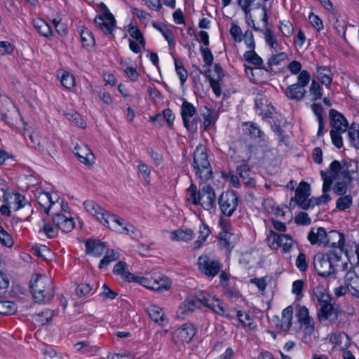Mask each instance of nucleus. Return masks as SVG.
Here are the masks:
<instances>
[{"mask_svg":"<svg viewBox=\"0 0 359 359\" xmlns=\"http://www.w3.org/2000/svg\"><path fill=\"white\" fill-rule=\"evenodd\" d=\"M181 116L186 129L191 133H196V123H190L189 121V118L197 117L196 109L194 106L184 100L181 107Z\"/></svg>","mask_w":359,"mask_h":359,"instance_id":"nucleus-14","label":"nucleus"},{"mask_svg":"<svg viewBox=\"0 0 359 359\" xmlns=\"http://www.w3.org/2000/svg\"><path fill=\"white\" fill-rule=\"evenodd\" d=\"M219 205L222 212L231 216L238 206V197L234 191L223 193L219 198Z\"/></svg>","mask_w":359,"mask_h":359,"instance_id":"nucleus-11","label":"nucleus"},{"mask_svg":"<svg viewBox=\"0 0 359 359\" xmlns=\"http://www.w3.org/2000/svg\"><path fill=\"white\" fill-rule=\"evenodd\" d=\"M327 232L323 227H313L308 233L307 238L311 245L324 246Z\"/></svg>","mask_w":359,"mask_h":359,"instance_id":"nucleus-26","label":"nucleus"},{"mask_svg":"<svg viewBox=\"0 0 359 359\" xmlns=\"http://www.w3.org/2000/svg\"><path fill=\"white\" fill-rule=\"evenodd\" d=\"M311 79V74L307 70H302L297 76V82L304 88L308 85Z\"/></svg>","mask_w":359,"mask_h":359,"instance_id":"nucleus-62","label":"nucleus"},{"mask_svg":"<svg viewBox=\"0 0 359 359\" xmlns=\"http://www.w3.org/2000/svg\"><path fill=\"white\" fill-rule=\"evenodd\" d=\"M36 198L47 214H50V212L55 209V205H59V197L56 194L53 196L48 192L39 191L36 195Z\"/></svg>","mask_w":359,"mask_h":359,"instance_id":"nucleus-18","label":"nucleus"},{"mask_svg":"<svg viewBox=\"0 0 359 359\" xmlns=\"http://www.w3.org/2000/svg\"><path fill=\"white\" fill-rule=\"evenodd\" d=\"M340 261V256L334 252L326 255H316L313 259V266L318 274L323 277H327L335 271L337 262Z\"/></svg>","mask_w":359,"mask_h":359,"instance_id":"nucleus-6","label":"nucleus"},{"mask_svg":"<svg viewBox=\"0 0 359 359\" xmlns=\"http://www.w3.org/2000/svg\"><path fill=\"white\" fill-rule=\"evenodd\" d=\"M194 236V232L191 229H178L170 232V239L173 241L189 242Z\"/></svg>","mask_w":359,"mask_h":359,"instance_id":"nucleus-29","label":"nucleus"},{"mask_svg":"<svg viewBox=\"0 0 359 359\" xmlns=\"http://www.w3.org/2000/svg\"><path fill=\"white\" fill-rule=\"evenodd\" d=\"M279 29L282 34L286 37H290L294 32V27L290 20H284L280 21Z\"/></svg>","mask_w":359,"mask_h":359,"instance_id":"nucleus-49","label":"nucleus"},{"mask_svg":"<svg viewBox=\"0 0 359 359\" xmlns=\"http://www.w3.org/2000/svg\"><path fill=\"white\" fill-rule=\"evenodd\" d=\"M0 243L8 248L13 245L14 241L11 236L0 226Z\"/></svg>","mask_w":359,"mask_h":359,"instance_id":"nucleus-54","label":"nucleus"},{"mask_svg":"<svg viewBox=\"0 0 359 359\" xmlns=\"http://www.w3.org/2000/svg\"><path fill=\"white\" fill-rule=\"evenodd\" d=\"M106 249L104 243L95 240H88L86 242V250L88 255L100 257L101 256Z\"/></svg>","mask_w":359,"mask_h":359,"instance_id":"nucleus-30","label":"nucleus"},{"mask_svg":"<svg viewBox=\"0 0 359 359\" xmlns=\"http://www.w3.org/2000/svg\"><path fill=\"white\" fill-rule=\"evenodd\" d=\"M243 56L245 60L256 66H259L263 62L262 59L254 51V50H250L249 51L245 52Z\"/></svg>","mask_w":359,"mask_h":359,"instance_id":"nucleus-52","label":"nucleus"},{"mask_svg":"<svg viewBox=\"0 0 359 359\" xmlns=\"http://www.w3.org/2000/svg\"><path fill=\"white\" fill-rule=\"evenodd\" d=\"M60 82L62 86L67 89H72L75 86L74 76L67 72H64L60 77Z\"/></svg>","mask_w":359,"mask_h":359,"instance_id":"nucleus-51","label":"nucleus"},{"mask_svg":"<svg viewBox=\"0 0 359 359\" xmlns=\"http://www.w3.org/2000/svg\"><path fill=\"white\" fill-rule=\"evenodd\" d=\"M330 341L341 350L347 349L351 344L349 337L343 332L332 334L330 337Z\"/></svg>","mask_w":359,"mask_h":359,"instance_id":"nucleus-32","label":"nucleus"},{"mask_svg":"<svg viewBox=\"0 0 359 359\" xmlns=\"http://www.w3.org/2000/svg\"><path fill=\"white\" fill-rule=\"evenodd\" d=\"M332 71L327 67H317V77L320 81L321 83L325 85L327 88H330V84L332 81Z\"/></svg>","mask_w":359,"mask_h":359,"instance_id":"nucleus-36","label":"nucleus"},{"mask_svg":"<svg viewBox=\"0 0 359 359\" xmlns=\"http://www.w3.org/2000/svg\"><path fill=\"white\" fill-rule=\"evenodd\" d=\"M95 23L103 33L111 34L116 25V20L108 11L95 17Z\"/></svg>","mask_w":359,"mask_h":359,"instance_id":"nucleus-13","label":"nucleus"},{"mask_svg":"<svg viewBox=\"0 0 359 359\" xmlns=\"http://www.w3.org/2000/svg\"><path fill=\"white\" fill-rule=\"evenodd\" d=\"M243 130L245 134L250 135L253 139H257L261 141L264 138V133L255 123H244L243 124Z\"/></svg>","mask_w":359,"mask_h":359,"instance_id":"nucleus-35","label":"nucleus"},{"mask_svg":"<svg viewBox=\"0 0 359 359\" xmlns=\"http://www.w3.org/2000/svg\"><path fill=\"white\" fill-rule=\"evenodd\" d=\"M268 245L273 250L282 248L283 252H289L293 245L294 240L288 234H280L271 231L267 237Z\"/></svg>","mask_w":359,"mask_h":359,"instance_id":"nucleus-9","label":"nucleus"},{"mask_svg":"<svg viewBox=\"0 0 359 359\" xmlns=\"http://www.w3.org/2000/svg\"><path fill=\"white\" fill-rule=\"evenodd\" d=\"M210 234V230L206 225L202 224L199 228V236L198 240H196L194 244V248H198L201 246V245L205 241L206 238Z\"/></svg>","mask_w":359,"mask_h":359,"instance_id":"nucleus-46","label":"nucleus"},{"mask_svg":"<svg viewBox=\"0 0 359 359\" xmlns=\"http://www.w3.org/2000/svg\"><path fill=\"white\" fill-rule=\"evenodd\" d=\"M329 115L331 118V130L338 132H346L349 127L348 122L344 116L335 109H330Z\"/></svg>","mask_w":359,"mask_h":359,"instance_id":"nucleus-17","label":"nucleus"},{"mask_svg":"<svg viewBox=\"0 0 359 359\" xmlns=\"http://www.w3.org/2000/svg\"><path fill=\"white\" fill-rule=\"evenodd\" d=\"M195 297L198 302L211 309L214 313L226 318L231 317L226 305L215 297H212L210 294L202 291L196 292Z\"/></svg>","mask_w":359,"mask_h":359,"instance_id":"nucleus-8","label":"nucleus"},{"mask_svg":"<svg viewBox=\"0 0 359 359\" xmlns=\"http://www.w3.org/2000/svg\"><path fill=\"white\" fill-rule=\"evenodd\" d=\"M332 200L330 195L329 194V191L323 192V194L318 197H312L311 198V201L312 203V205H320L323 204H327Z\"/></svg>","mask_w":359,"mask_h":359,"instance_id":"nucleus-58","label":"nucleus"},{"mask_svg":"<svg viewBox=\"0 0 359 359\" xmlns=\"http://www.w3.org/2000/svg\"><path fill=\"white\" fill-rule=\"evenodd\" d=\"M33 25L34 28L42 36L49 37L52 36L53 32L50 26L42 19L36 18L33 20Z\"/></svg>","mask_w":359,"mask_h":359,"instance_id":"nucleus-39","label":"nucleus"},{"mask_svg":"<svg viewBox=\"0 0 359 359\" xmlns=\"http://www.w3.org/2000/svg\"><path fill=\"white\" fill-rule=\"evenodd\" d=\"M295 265L302 272H304L307 270L308 262L306 261V257L304 253L300 252L299 254L295 261Z\"/></svg>","mask_w":359,"mask_h":359,"instance_id":"nucleus-59","label":"nucleus"},{"mask_svg":"<svg viewBox=\"0 0 359 359\" xmlns=\"http://www.w3.org/2000/svg\"><path fill=\"white\" fill-rule=\"evenodd\" d=\"M128 32L133 39L142 44V48H144L146 45L145 39L142 33L137 27L134 26L132 24L129 25L128 27Z\"/></svg>","mask_w":359,"mask_h":359,"instance_id":"nucleus-42","label":"nucleus"},{"mask_svg":"<svg viewBox=\"0 0 359 359\" xmlns=\"http://www.w3.org/2000/svg\"><path fill=\"white\" fill-rule=\"evenodd\" d=\"M1 191H4V201L13 208L14 210L17 211L25 206L26 199L22 195L17 192L6 191L3 188Z\"/></svg>","mask_w":359,"mask_h":359,"instance_id":"nucleus-19","label":"nucleus"},{"mask_svg":"<svg viewBox=\"0 0 359 359\" xmlns=\"http://www.w3.org/2000/svg\"><path fill=\"white\" fill-rule=\"evenodd\" d=\"M198 267L202 273L213 278L219 272L221 264L217 260L210 259L206 255H202L198 259Z\"/></svg>","mask_w":359,"mask_h":359,"instance_id":"nucleus-10","label":"nucleus"},{"mask_svg":"<svg viewBox=\"0 0 359 359\" xmlns=\"http://www.w3.org/2000/svg\"><path fill=\"white\" fill-rule=\"evenodd\" d=\"M353 200L351 194L340 196L337 200L336 208L339 210H344L352 205Z\"/></svg>","mask_w":359,"mask_h":359,"instance_id":"nucleus-47","label":"nucleus"},{"mask_svg":"<svg viewBox=\"0 0 359 359\" xmlns=\"http://www.w3.org/2000/svg\"><path fill=\"white\" fill-rule=\"evenodd\" d=\"M345 245V238L343 233L337 231H330L327 233L324 246L343 250Z\"/></svg>","mask_w":359,"mask_h":359,"instance_id":"nucleus-22","label":"nucleus"},{"mask_svg":"<svg viewBox=\"0 0 359 359\" xmlns=\"http://www.w3.org/2000/svg\"><path fill=\"white\" fill-rule=\"evenodd\" d=\"M74 151L75 155L81 163L88 165L94 163V155L86 145H76Z\"/></svg>","mask_w":359,"mask_h":359,"instance_id":"nucleus-27","label":"nucleus"},{"mask_svg":"<svg viewBox=\"0 0 359 359\" xmlns=\"http://www.w3.org/2000/svg\"><path fill=\"white\" fill-rule=\"evenodd\" d=\"M196 305L194 299H185L178 307L177 316L178 318L184 319L190 315L196 310Z\"/></svg>","mask_w":359,"mask_h":359,"instance_id":"nucleus-31","label":"nucleus"},{"mask_svg":"<svg viewBox=\"0 0 359 359\" xmlns=\"http://www.w3.org/2000/svg\"><path fill=\"white\" fill-rule=\"evenodd\" d=\"M313 294L319 305L317 314L319 321H328L332 323H336L341 312L340 306L336 304L330 295L323 289L317 288L314 290Z\"/></svg>","mask_w":359,"mask_h":359,"instance_id":"nucleus-2","label":"nucleus"},{"mask_svg":"<svg viewBox=\"0 0 359 359\" xmlns=\"http://www.w3.org/2000/svg\"><path fill=\"white\" fill-rule=\"evenodd\" d=\"M229 32L236 42L240 43L243 41V32L237 24L234 22L231 24Z\"/></svg>","mask_w":359,"mask_h":359,"instance_id":"nucleus-56","label":"nucleus"},{"mask_svg":"<svg viewBox=\"0 0 359 359\" xmlns=\"http://www.w3.org/2000/svg\"><path fill=\"white\" fill-rule=\"evenodd\" d=\"M220 225L223 229V231L219 233V244L220 247L230 251L238 241V235L229 231L228 226L223 224L222 219Z\"/></svg>","mask_w":359,"mask_h":359,"instance_id":"nucleus-16","label":"nucleus"},{"mask_svg":"<svg viewBox=\"0 0 359 359\" xmlns=\"http://www.w3.org/2000/svg\"><path fill=\"white\" fill-rule=\"evenodd\" d=\"M113 272L119 275L126 280L130 281L134 279L133 275L129 272L128 265L123 262H118L114 267Z\"/></svg>","mask_w":359,"mask_h":359,"instance_id":"nucleus-37","label":"nucleus"},{"mask_svg":"<svg viewBox=\"0 0 359 359\" xmlns=\"http://www.w3.org/2000/svg\"><path fill=\"white\" fill-rule=\"evenodd\" d=\"M309 20L312 26L316 29H317L318 31L323 29V23L322 20L319 18V16L315 15L313 13H311L309 15Z\"/></svg>","mask_w":359,"mask_h":359,"instance_id":"nucleus-64","label":"nucleus"},{"mask_svg":"<svg viewBox=\"0 0 359 359\" xmlns=\"http://www.w3.org/2000/svg\"><path fill=\"white\" fill-rule=\"evenodd\" d=\"M349 142L352 146L359 149V128L355 123H352L348 130Z\"/></svg>","mask_w":359,"mask_h":359,"instance_id":"nucleus-41","label":"nucleus"},{"mask_svg":"<svg viewBox=\"0 0 359 359\" xmlns=\"http://www.w3.org/2000/svg\"><path fill=\"white\" fill-rule=\"evenodd\" d=\"M196 328L192 324L186 323L180 326L175 332V338L182 343L189 342L196 334Z\"/></svg>","mask_w":359,"mask_h":359,"instance_id":"nucleus-21","label":"nucleus"},{"mask_svg":"<svg viewBox=\"0 0 359 359\" xmlns=\"http://www.w3.org/2000/svg\"><path fill=\"white\" fill-rule=\"evenodd\" d=\"M298 321L304 327L306 332L311 334L314 330L313 319L309 316V309L306 306H300L297 314Z\"/></svg>","mask_w":359,"mask_h":359,"instance_id":"nucleus-23","label":"nucleus"},{"mask_svg":"<svg viewBox=\"0 0 359 359\" xmlns=\"http://www.w3.org/2000/svg\"><path fill=\"white\" fill-rule=\"evenodd\" d=\"M118 257V252H115L114 250H107L105 252V255L100 260L99 264L100 269L106 267L109 263L117 260Z\"/></svg>","mask_w":359,"mask_h":359,"instance_id":"nucleus-43","label":"nucleus"},{"mask_svg":"<svg viewBox=\"0 0 359 359\" xmlns=\"http://www.w3.org/2000/svg\"><path fill=\"white\" fill-rule=\"evenodd\" d=\"M148 313L151 319L161 326H164L168 323V319L162 308L151 305L148 308Z\"/></svg>","mask_w":359,"mask_h":359,"instance_id":"nucleus-28","label":"nucleus"},{"mask_svg":"<svg viewBox=\"0 0 359 359\" xmlns=\"http://www.w3.org/2000/svg\"><path fill=\"white\" fill-rule=\"evenodd\" d=\"M32 147L41 152L50 154L53 145L46 137H42L38 132H33L29 135Z\"/></svg>","mask_w":359,"mask_h":359,"instance_id":"nucleus-20","label":"nucleus"},{"mask_svg":"<svg viewBox=\"0 0 359 359\" xmlns=\"http://www.w3.org/2000/svg\"><path fill=\"white\" fill-rule=\"evenodd\" d=\"M293 309L289 306L283 309L280 324L276 325L279 331L287 332L291 327L292 320Z\"/></svg>","mask_w":359,"mask_h":359,"instance_id":"nucleus-33","label":"nucleus"},{"mask_svg":"<svg viewBox=\"0 0 359 359\" xmlns=\"http://www.w3.org/2000/svg\"><path fill=\"white\" fill-rule=\"evenodd\" d=\"M133 280L146 288L156 291L168 290L171 285L169 278L158 273L137 276Z\"/></svg>","mask_w":359,"mask_h":359,"instance_id":"nucleus-7","label":"nucleus"},{"mask_svg":"<svg viewBox=\"0 0 359 359\" xmlns=\"http://www.w3.org/2000/svg\"><path fill=\"white\" fill-rule=\"evenodd\" d=\"M344 283L349 290V293L359 297V276L354 271L350 270L346 272Z\"/></svg>","mask_w":359,"mask_h":359,"instance_id":"nucleus-25","label":"nucleus"},{"mask_svg":"<svg viewBox=\"0 0 359 359\" xmlns=\"http://www.w3.org/2000/svg\"><path fill=\"white\" fill-rule=\"evenodd\" d=\"M310 186L305 182H301L295 190L294 198L291 201L294 200L296 203L304 210L308 209L312 203L311 198L308 200L310 196Z\"/></svg>","mask_w":359,"mask_h":359,"instance_id":"nucleus-12","label":"nucleus"},{"mask_svg":"<svg viewBox=\"0 0 359 359\" xmlns=\"http://www.w3.org/2000/svg\"><path fill=\"white\" fill-rule=\"evenodd\" d=\"M55 316V312L49 309H46L41 313L34 316L35 320L41 325H45L49 323Z\"/></svg>","mask_w":359,"mask_h":359,"instance_id":"nucleus-45","label":"nucleus"},{"mask_svg":"<svg viewBox=\"0 0 359 359\" xmlns=\"http://www.w3.org/2000/svg\"><path fill=\"white\" fill-rule=\"evenodd\" d=\"M17 311L16 304L11 301H0V314L12 315Z\"/></svg>","mask_w":359,"mask_h":359,"instance_id":"nucleus-44","label":"nucleus"},{"mask_svg":"<svg viewBox=\"0 0 359 359\" xmlns=\"http://www.w3.org/2000/svg\"><path fill=\"white\" fill-rule=\"evenodd\" d=\"M266 43L274 51L280 49V45L278 43L277 39L272 31L268 28L263 30Z\"/></svg>","mask_w":359,"mask_h":359,"instance_id":"nucleus-40","label":"nucleus"},{"mask_svg":"<svg viewBox=\"0 0 359 359\" xmlns=\"http://www.w3.org/2000/svg\"><path fill=\"white\" fill-rule=\"evenodd\" d=\"M236 316L239 321L243 325V326L248 327L250 329H254L255 327L253 319L248 313L241 311H238L236 312Z\"/></svg>","mask_w":359,"mask_h":359,"instance_id":"nucleus-48","label":"nucleus"},{"mask_svg":"<svg viewBox=\"0 0 359 359\" xmlns=\"http://www.w3.org/2000/svg\"><path fill=\"white\" fill-rule=\"evenodd\" d=\"M285 93L290 100H301L305 96L306 90L299 84L294 83L286 88Z\"/></svg>","mask_w":359,"mask_h":359,"instance_id":"nucleus-34","label":"nucleus"},{"mask_svg":"<svg viewBox=\"0 0 359 359\" xmlns=\"http://www.w3.org/2000/svg\"><path fill=\"white\" fill-rule=\"evenodd\" d=\"M287 58V55L284 52L273 54L268 60V65L271 67L280 64L281 62Z\"/></svg>","mask_w":359,"mask_h":359,"instance_id":"nucleus-53","label":"nucleus"},{"mask_svg":"<svg viewBox=\"0 0 359 359\" xmlns=\"http://www.w3.org/2000/svg\"><path fill=\"white\" fill-rule=\"evenodd\" d=\"M80 35L83 46L88 50H91L95 44L92 32L88 29H84L81 31Z\"/></svg>","mask_w":359,"mask_h":359,"instance_id":"nucleus-38","label":"nucleus"},{"mask_svg":"<svg viewBox=\"0 0 359 359\" xmlns=\"http://www.w3.org/2000/svg\"><path fill=\"white\" fill-rule=\"evenodd\" d=\"M320 174H321V176H322V178L323 180L322 191L323 192L330 191L331 189V187H332V184L333 182L334 177L330 175H327L326 173H325L323 171L320 172Z\"/></svg>","mask_w":359,"mask_h":359,"instance_id":"nucleus-63","label":"nucleus"},{"mask_svg":"<svg viewBox=\"0 0 359 359\" xmlns=\"http://www.w3.org/2000/svg\"><path fill=\"white\" fill-rule=\"evenodd\" d=\"M31 292L38 303H46L53 297L52 280L46 276H38L31 281Z\"/></svg>","mask_w":359,"mask_h":359,"instance_id":"nucleus-4","label":"nucleus"},{"mask_svg":"<svg viewBox=\"0 0 359 359\" xmlns=\"http://www.w3.org/2000/svg\"><path fill=\"white\" fill-rule=\"evenodd\" d=\"M53 223L63 232H70L74 227V222L71 214H62L53 212Z\"/></svg>","mask_w":359,"mask_h":359,"instance_id":"nucleus-15","label":"nucleus"},{"mask_svg":"<svg viewBox=\"0 0 359 359\" xmlns=\"http://www.w3.org/2000/svg\"><path fill=\"white\" fill-rule=\"evenodd\" d=\"M83 207L87 212L94 216L102 225L118 233L126 234L133 238L141 237V232L133 224L123 218L111 214L102 208L93 201L88 200L83 203Z\"/></svg>","mask_w":359,"mask_h":359,"instance_id":"nucleus-1","label":"nucleus"},{"mask_svg":"<svg viewBox=\"0 0 359 359\" xmlns=\"http://www.w3.org/2000/svg\"><path fill=\"white\" fill-rule=\"evenodd\" d=\"M175 66L176 72L180 77V83L183 85L187 79V72L183 67L182 62L176 59H175Z\"/></svg>","mask_w":359,"mask_h":359,"instance_id":"nucleus-55","label":"nucleus"},{"mask_svg":"<svg viewBox=\"0 0 359 359\" xmlns=\"http://www.w3.org/2000/svg\"><path fill=\"white\" fill-rule=\"evenodd\" d=\"M344 133L345 132L333 130H330V132L332 144L339 149L343 147V139L341 135Z\"/></svg>","mask_w":359,"mask_h":359,"instance_id":"nucleus-61","label":"nucleus"},{"mask_svg":"<svg viewBox=\"0 0 359 359\" xmlns=\"http://www.w3.org/2000/svg\"><path fill=\"white\" fill-rule=\"evenodd\" d=\"M255 108L257 113L263 118H271L275 113V109L268 100L263 97H257L255 100Z\"/></svg>","mask_w":359,"mask_h":359,"instance_id":"nucleus-24","label":"nucleus"},{"mask_svg":"<svg viewBox=\"0 0 359 359\" xmlns=\"http://www.w3.org/2000/svg\"><path fill=\"white\" fill-rule=\"evenodd\" d=\"M333 191L338 196L346 195L348 191V185L345 182H338L334 184Z\"/></svg>","mask_w":359,"mask_h":359,"instance_id":"nucleus-60","label":"nucleus"},{"mask_svg":"<svg viewBox=\"0 0 359 359\" xmlns=\"http://www.w3.org/2000/svg\"><path fill=\"white\" fill-rule=\"evenodd\" d=\"M310 96H311V100L316 101L322 97V88L319 83L313 80L309 87Z\"/></svg>","mask_w":359,"mask_h":359,"instance_id":"nucleus-50","label":"nucleus"},{"mask_svg":"<svg viewBox=\"0 0 359 359\" xmlns=\"http://www.w3.org/2000/svg\"><path fill=\"white\" fill-rule=\"evenodd\" d=\"M64 115L69 120L73 121L74 122V123L76 124V126L81 127V128H85L86 126H85L82 118H81L80 115L78 114L74 110H71L67 112H65Z\"/></svg>","mask_w":359,"mask_h":359,"instance_id":"nucleus-57","label":"nucleus"},{"mask_svg":"<svg viewBox=\"0 0 359 359\" xmlns=\"http://www.w3.org/2000/svg\"><path fill=\"white\" fill-rule=\"evenodd\" d=\"M187 201L194 205H200L203 209L210 210L216 205V196L212 187L203 185L199 190L191 184L187 189Z\"/></svg>","mask_w":359,"mask_h":359,"instance_id":"nucleus-3","label":"nucleus"},{"mask_svg":"<svg viewBox=\"0 0 359 359\" xmlns=\"http://www.w3.org/2000/svg\"><path fill=\"white\" fill-rule=\"evenodd\" d=\"M194 168L196 175L202 180H208L212 177V168L206 149L202 144L197 146L194 152Z\"/></svg>","mask_w":359,"mask_h":359,"instance_id":"nucleus-5","label":"nucleus"}]
</instances>
